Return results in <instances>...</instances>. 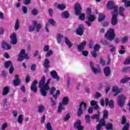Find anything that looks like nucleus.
<instances>
[{
  "label": "nucleus",
  "instance_id": "1",
  "mask_svg": "<svg viewBox=\"0 0 130 130\" xmlns=\"http://www.w3.org/2000/svg\"><path fill=\"white\" fill-rule=\"evenodd\" d=\"M45 80H46L45 76H43L39 83V88H40L41 94L44 97H46L47 95V90H49V86L48 85L50 84V81H51V79L49 78L45 83Z\"/></svg>",
  "mask_w": 130,
  "mask_h": 130
},
{
  "label": "nucleus",
  "instance_id": "2",
  "mask_svg": "<svg viewBox=\"0 0 130 130\" xmlns=\"http://www.w3.org/2000/svg\"><path fill=\"white\" fill-rule=\"evenodd\" d=\"M69 97L65 96L63 98L62 102L59 103L58 107V112H61V110H64V106L63 105H68L69 103Z\"/></svg>",
  "mask_w": 130,
  "mask_h": 130
},
{
  "label": "nucleus",
  "instance_id": "3",
  "mask_svg": "<svg viewBox=\"0 0 130 130\" xmlns=\"http://www.w3.org/2000/svg\"><path fill=\"white\" fill-rule=\"evenodd\" d=\"M105 37L109 41H112L115 38V33L113 28H110L105 34Z\"/></svg>",
  "mask_w": 130,
  "mask_h": 130
},
{
  "label": "nucleus",
  "instance_id": "4",
  "mask_svg": "<svg viewBox=\"0 0 130 130\" xmlns=\"http://www.w3.org/2000/svg\"><path fill=\"white\" fill-rule=\"evenodd\" d=\"M23 59H29V56L28 54H25V50L22 49L21 50L17 60L18 61H23Z\"/></svg>",
  "mask_w": 130,
  "mask_h": 130
},
{
  "label": "nucleus",
  "instance_id": "5",
  "mask_svg": "<svg viewBox=\"0 0 130 130\" xmlns=\"http://www.w3.org/2000/svg\"><path fill=\"white\" fill-rule=\"evenodd\" d=\"M86 110L87 109V104L83 102H82L81 104L79 105V108L77 111V115L78 116H81L82 114H83V109Z\"/></svg>",
  "mask_w": 130,
  "mask_h": 130
},
{
  "label": "nucleus",
  "instance_id": "6",
  "mask_svg": "<svg viewBox=\"0 0 130 130\" xmlns=\"http://www.w3.org/2000/svg\"><path fill=\"white\" fill-rule=\"evenodd\" d=\"M107 8L109 10H113V13H117V10H118V8L117 6L114 4V2L112 1H109L108 4L107 5Z\"/></svg>",
  "mask_w": 130,
  "mask_h": 130
},
{
  "label": "nucleus",
  "instance_id": "7",
  "mask_svg": "<svg viewBox=\"0 0 130 130\" xmlns=\"http://www.w3.org/2000/svg\"><path fill=\"white\" fill-rule=\"evenodd\" d=\"M32 24L34 25L33 26H30L29 27V32H32V31H34L35 27L37 28V32H39V29H41L42 26L40 24H37V22L36 21H34L32 22Z\"/></svg>",
  "mask_w": 130,
  "mask_h": 130
},
{
  "label": "nucleus",
  "instance_id": "8",
  "mask_svg": "<svg viewBox=\"0 0 130 130\" xmlns=\"http://www.w3.org/2000/svg\"><path fill=\"white\" fill-rule=\"evenodd\" d=\"M60 94V92H59V90H57L55 94L53 95V97L54 98V99H53L52 98H50L52 107H53V106H55V105H56V99H57V97L59 96Z\"/></svg>",
  "mask_w": 130,
  "mask_h": 130
},
{
  "label": "nucleus",
  "instance_id": "9",
  "mask_svg": "<svg viewBox=\"0 0 130 130\" xmlns=\"http://www.w3.org/2000/svg\"><path fill=\"white\" fill-rule=\"evenodd\" d=\"M95 19H96V18L95 17V16L94 15H93L92 14L87 15L86 19L88 21H85V23H86V24H87V25L88 27H90V26L92 25V24L91 23H92V22H94V21L95 20Z\"/></svg>",
  "mask_w": 130,
  "mask_h": 130
},
{
  "label": "nucleus",
  "instance_id": "10",
  "mask_svg": "<svg viewBox=\"0 0 130 130\" xmlns=\"http://www.w3.org/2000/svg\"><path fill=\"white\" fill-rule=\"evenodd\" d=\"M5 67L6 69H8V68H10L9 73L11 74H13V72H14V70H15V69L14 68V66H13V63H12V61L8 60L5 62Z\"/></svg>",
  "mask_w": 130,
  "mask_h": 130
},
{
  "label": "nucleus",
  "instance_id": "11",
  "mask_svg": "<svg viewBox=\"0 0 130 130\" xmlns=\"http://www.w3.org/2000/svg\"><path fill=\"white\" fill-rule=\"evenodd\" d=\"M125 99V96L123 94H121L118 97V104L119 107H122L124 105Z\"/></svg>",
  "mask_w": 130,
  "mask_h": 130
},
{
  "label": "nucleus",
  "instance_id": "12",
  "mask_svg": "<svg viewBox=\"0 0 130 130\" xmlns=\"http://www.w3.org/2000/svg\"><path fill=\"white\" fill-rule=\"evenodd\" d=\"M75 14L77 16H80L82 13V7L79 3H76L75 6Z\"/></svg>",
  "mask_w": 130,
  "mask_h": 130
},
{
  "label": "nucleus",
  "instance_id": "13",
  "mask_svg": "<svg viewBox=\"0 0 130 130\" xmlns=\"http://www.w3.org/2000/svg\"><path fill=\"white\" fill-rule=\"evenodd\" d=\"M117 12H113L112 13V17L111 20V24L113 26H115V25L117 24Z\"/></svg>",
  "mask_w": 130,
  "mask_h": 130
},
{
  "label": "nucleus",
  "instance_id": "14",
  "mask_svg": "<svg viewBox=\"0 0 130 130\" xmlns=\"http://www.w3.org/2000/svg\"><path fill=\"white\" fill-rule=\"evenodd\" d=\"M81 120H77V121L74 123V128L78 130H83L84 127L81 125Z\"/></svg>",
  "mask_w": 130,
  "mask_h": 130
},
{
  "label": "nucleus",
  "instance_id": "15",
  "mask_svg": "<svg viewBox=\"0 0 130 130\" xmlns=\"http://www.w3.org/2000/svg\"><path fill=\"white\" fill-rule=\"evenodd\" d=\"M37 80H34L32 81L31 86L30 90L33 93H37Z\"/></svg>",
  "mask_w": 130,
  "mask_h": 130
},
{
  "label": "nucleus",
  "instance_id": "16",
  "mask_svg": "<svg viewBox=\"0 0 130 130\" xmlns=\"http://www.w3.org/2000/svg\"><path fill=\"white\" fill-rule=\"evenodd\" d=\"M2 48H3V49H6V50H9V49H11V48H12V46H11L10 44L7 43V41H3Z\"/></svg>",
  "mask_w": 130,
  "mask_h": 130
},
{
  "label": "nucleus",
  "instance_id": "17",
  "mask_svg": "<svg viewBox=\"0 0 130 130\" xmlns=\"http://www.w3.org/2000/svg\"><path fill=\"white\" fill-rule=\"evenodd\" d=\"M84 26L82 24L79 25L78 28L76 30V33L78 35L82 36L84 33Z\"/></svg>",
  "mask_w": 130,
  "mask_h": 130
},
{
  "label": "nucleus",
  "instance_id": "18",
  "mask_svg": "<svg viewBox=\"0 0 130 130\" xmlns=\"http://www.w3.org/2000/svg\"><path fill=\"white\" fill-rule=\"evenodd\" d=\"M90 67L95 75H97V74H100V73H101V70L100 69H97L94 67V64L92 62H90Z\"/></svg>",
  "mask_w": 130,
  "mask_h": 130
},
{
  "label": "nucleus",
  "instance_id": "19",
  "mask_svg": "<svg viewBox=\"0 0 130 130\" xmlns=\"http://www.w3.org/2000/svg\"><path fill=\"white\" fill-rule=\"evenodd\" d=\"M11 39V44L15 45L17 44V42H18V40H17V35L15 33L13 34L10 36Z\"/></svg>",
  "mask_w": 130,
  "mask_h": 130
},
{
  "label": "nucleus",
  "instance_id": "20",
  "mask_svg": "<svg viewBox=\"0 0 130 130\" xmlns=\"http://www.w3.org/2000/svg\"><path fill=\"white\" fill-rule=\"evenodd\" d=\"M20 83H21V80L19 79V75H15V79L13 80V84L15 87L17 86H19Z\"/></svg>",
  "mask_w": 130,
  "mask_h": 130
},
{
  "label": "nucleus",
  "instance_id": "21",
  "mask_svg": "<svg viewBox=\"0 0 130 130\" xmlns=\"http://www.w3.org/2000/svg\"><path fill=\"white\" fill-rule=\"evenodd\" d=\"M106 106L109 105L110 108H113L114 107V102L112 100L109 101L108 99H106Z\"/></svg>",
  "mask_w": 130,
  "mask_h": 130
},
{
  "label": "nucleus",
  "instance_id": "22",
  "mask_svg": "<svg viewBox=\"0 0 130 130\" xmlns=\"http://www.w3.org/2000/svg\"><path fill=\"white\" fill-rule=\"evenodd\" d=\"M104 73L106 77H109L111 73L110 71V68L108 67L105 68L104 69Z\"/></svg>",
  "mask_w": 130,
  "mask_h": 130
},
{
  "label": "nucleus",
  "instance_id": "23",
  "mask_svg": "<svg viewBox=\"0 0 130 130\" xmlns=\"http://www.w3.org/2000/svg\"><path fill=\"white\" fill-rule=\"evenodd\" d=\"M50 75L53 79H56L57 81L59 80V76H58L55 71H52L50 73Z\"/></svg>",
  "mask_w": 130,
  "mask_h": 130
},
{
  "label": "nucleus",
  "instance_id": "24",
  "mask_svg": "<svg viewBox=\"0 0 130 130\" xmlns=\"http://www.w3.org/2000/svg\"><path fill=\"white\" fill-rule=\"evenodd\" d=\"M9 92H10V87L6 86L3 89L2 95L3 96H6V95H8V94H9Z\"/></svg>",
  "mask_w": 130,
  "mask_h": 130
},
{
  "label": "nucleus",
  "instance_id": "25",
  "mask_svg": "<svg viewBox=\"0 0 130 130\" xmlns=\"http://www.w3.org/2000/svg\"><path fill=\"white\" fill-rule=\"evenodd\" d=\"M85 46L86 41H84L80 45L77 46V48L79 50V51H81V50H83V49H84V48L85 47Z\"/></svg>",
  "mask_w": 130,
  "mask_h": 130
},
{
  "label": "nucleus",
  "instance_id": "26",
  "mask_svg": "<svg viewBox=\"0 0 130 130\" xmlns=\"http://www.w3.org/2000/svg\"><path fill=\"white\" fill-rule=\"evenodd\" d=\"M65 43L69 46V47L71 48V47L73 46V43L71 42L70 41V40L69 39V38L68 37H65Z\"/></svg>",
  "mask_w": 130,
  "mask_h": 130
},
{
  "label": "nucleus",
  "instance_id": "27",
  "mask_svg": "<svg viewBox=\"0 0 130 130\" xmlns=\"http://www.w3.org/2000/svg\"><path fill=\"white\" fill-rule=\"evenodd\" d=\"M85 120L86 123L90 124V123H91V117H90V115H86L85 116Z\"/></svg>",
  "mask_w": 130,
  "mask_h": 130
},
{
  "label": "nucleus",
  "instance_id": "28",
  "mask_svg": "<svg viewBox=\"0 0 130 130\" xmlns=\"http://www.w3.org/2000/svg\"><path fill=\"white\" fill-rule=\"evenodd\" d=\"M113 92H115V94H114V96H117L120 93V91L118 89V88L116 86L113 87L112 89Z\"/></svg>",
  "mask_w": 130,
  "mask_h": 130
},
{
  "label": "nucleus",
  "instance_id": "29",
  "mask_svg": "<svg viewBox=\"0 0 130 130\" xmlns=\"http://www.w3.org/2000/svg\"><path fill=\"white\" fill-rule=\"evenodd\" d=\"M61 16L62 18L68 19L70 17V13L68 11H64L61 14Z\"/></svg>",
  "mask_w": 130,
  "mask_h": 130
},
{
  "label": "nucleus",
  "instance_id": "30",
  "mask_svg": "<svg viewBox=\"0 0 130 130\" xmlns=\"http://www.w3.org/2000/svg\"><path fill=\"white\" fill-rule=\"evenodd\" d=\"M49 60H48V59H45L43 63L44 68H46V69H48L49 68Z\"/></svg>",
  "mask_w": 130,
  "mask_h": 130
},
{
  "label": "nucleus",
  "instance_id": "31",
  "mask_svg": "<svg viewBox=\"0 0 130 130\" xmlns=\"http://www.w3.org/2000/svg\"><path fill=\"white\" fill-rule=\"evenodd\" d=\"M129 80H130V77L128 76H127L125 78L121 79L120 82L122 83V84H125V83H127V82H128Z\"/></svg>",
  "mask_w": 130,
  "mask_h": 130
},
{
  "label": "nucleus",
  "instance_id": "32",
  "mask_svg": "<svg viewBox=\"0 0 130 130\" xmlns=\"http://www.w3.org/2000/svg\"><path fill=\"white\" fill-rule=\"evenodd\" d=\"M95 119H96L97 122H98L100 119V116H99V114H95V115H93L91 116V119H95Z\"/></svg>",
  "mask_w": 130,
  "mask_h": 130
},
{
  "label": "nucleus",
  "instance_id": "33",
  "mask_svg": "<svg viewBox=\"0 0 130 130\" xmlns=\"http://www.w3.org/2000/svg\"><path fill=\"white\" fill-rule=\"evenodd\" d=\"M105 20V15L100 13L99 16V22H102Z\"/></svg>",
  "mask_w": 130,
  "mask_h": 130
},
{
  "label": "nucleus",
  "instance_id": "34",
  "mask_svg": "<svg viewBox=\"0 0 130 130\" xmlns=\"http://www.w3.org/2000/svg\"><path fill=\"white\" fill-rule=\"evenodd\" d=\"M123 12H124V8L123 7H120L119 9V14L122 17H124V14H123Z\"/></svg>",
  "mask_w": 130,
  "mask_h": 130
},
{
  "label": "nucleus",
  "instance_id": "35",
  "mask_svg": "<svg viewBox=\"0 0 130 130\" xmlns=\"http://www.w3.org/2000/svg\"><path fill=\"white\" fill-rule=\"evenodd\" d=\"M99 124H100V125H101L102 126H105V125L106 124L105 119L103 118L101 119L99 121Z\"/></svg>",
  "mask_w": 130,
  "mask_h": 130
},
{
  "label": "nucleus",
  "instance_id": "36",
  "mask_svg": "<svg viewBox=\"0 0 130 130\" xmlns=\"http://www.w3.org/2000/svg\"><path fill=\"white\" fill-rule=\"evenodd\" d=\"M20 27V23H19V19H17L14 26V28L16 30H18Z\"/></svg>",
  "mask_w": 130,
  "mask_h": 130
},
{
  "label": "nucleus",
  "instance_id": "37",
  "mask_svg": "<svg viewBox=\"0 0 130 130\" xmlns=\"http://www.w3.org/2000/svg\"><path fill=\"white\" fill-rule=\"evenodd\" d=\"M62 35L60 34H58L57 36V41L58 43H60L61 42V39H62Z\"/></svg>",
  "mask_w": 130,
  "mask_h": 130
},
{
  "label": "nucleus",
  "instance_id": "38",
  "mask_svg": "<svg viewBox=\"0 0 130 130\" xmlns=\"http://www.w3.org/2000/svg\"><path fill=\"white\" fill-rule=\"evenodd\" d=\"M39 13V11H38V10L36 9H34L33 10H31V14L34 16H36L38 15Z\"/></svg>",
  "mask_w": 130,
  "mask_h": 130
},
{
  "label": "nucleus",
  "instance_id": "39",
  "mask_svg": "<svg viewBox=\"0 0 130 130\" xmlns=\"http://www.w3.org/2000/svg\"><path fill=\"white\" fill-rule=\"evenodd\" d=\"M108 118V111L105 110L104 111L103 118L104 119Z\"/></svg>",
  "mask_w": 130,
  "mask_h": 130
},
{
  "label": "nucleus",
  "instance_id": "40",
  "mask_svg": "<svg viewBox=\"0 0 130 130\" xmlns=\"http://www.w3.org/2000/svg\"><path fill=\"white\" fill-rule=\"evenodd\" d=\"M38 109L39 112H40V113H42V112L44 111V106H43L42 105H41L39 106Z\"/></svg>",
  "mask_w": 130,
  "mask_h": 130
},
{
  "label": "nucleus",
  "instance_id": "41",
  "mask_svg": "<svg viewBox=\"0 0 130 130\" xmlns=\"http://www.w3.org/2000/svg\"><path fill=\"white\" fill-rule=\"evenodd\" d=\"M85 13H82L79 16V20H81V21H84V20H85Z\"/></svg>",
  "mask_w": 130,
  "mask_h": 130
},
{
  "label": "nucleus",
  "instance_id": "42",
  "mask_svg": "<svg viewBox=\"0 0 130 130\" xmlns=\"http://www.w3.org/2000/svg\"><path fill=\"white\" fill-rule=\"evenodd\" d=\"M48 22L51 24V25H52V26H55V24H56L55 21L53 19H49Z\"/></svg>",
  "mask_w": 130,
  "mask_h": 130
},
{
  "label": "nucleus",
  "instance_id": "43",
  "mask_svg": "<svg viewBox=\"0 0 130 130\" xmlns=\"http://www.w3.org/2000/svg\"><path fill=\"white\" fill-rule=\"evenodd\" d=\"M18 122L19 123H22L23 122V115H20L18 116Z\"/></svg>",
  "mask_w": 130,
  "mask_h": 130
},
{
  "label": "nucleus",
  "instance_id": "44",
  "mask_svg": "<svg viewBox=\"0 0 130 130\" xmlns=\"http://www.w3.org/2000/svg\"><path fill=\"white\" fill-rule=\"evenodd\" d=\"M129 128V124L128 123H126L123 126L122 130H128Z\"/></svg>",
  "mask_w": 130,
  "mask_h": 130
},
{
  "label": "nucleus",
  "instance_id": "45",
  "mask_svg": "<svg viewBox=\"0 0 130 130\" xmlns=\"http://www.w3.org/2000/svg\"><path fill=\"white\" fill-rule=\"evenodd\" d=\"M93 49L94 51H98V50L100 49V45L99 44L95 45L93 47Z\"/></svg>",
  "mask_w": 130,
  "mask_h": 130
},
{
  "label": "nucleus",
  "instance_id": "46",
  "mask_svg": "<svg viewBox=\"0 0 130 130\" xmlns=\"http://www.w3.org/2000/svg\"><path fill=\"white\" fill-rule=\"evenodd\" d=\"M58 9L59 10H64V8H66V6H64V4H60L58 5Z\"/></svg>",
  "mask_w": 130,
  "mask_h": 130
},
{
  "label": "nucleus",
  "instance_id": "47",
  "mask_svg": "<svg viewBox=\"0 0 130 130\" xmlns=\"http://www.w3.org/2000/svg\"><path fill=\"white\" fill-rule=\"evenodd\" d=\"M55 91H56V89L55 88V87H52L51 89L50 90V95H54L53 94H54V92H55Z\"/></svg>",
  "mask_w": 130,
  "mask_h": 130
},
{
  "label": "nucleus",
  "instance_id": "48",
  "mask_svg": "<svg viewBox=\"0 0 130 130\" xmlns=\"http://www.w3.org/2000/svg\"><path fill=\"white\" fill-rule=\"evenodd\" d=\"M106 129H112V124L111 123H108L106 125Z\"/></svg>",
  "mask_w": 130,
  "mask_h": 130
},
{
  "label": "nucleus",
  "instance_id": "49",
  "mask_svg": "<svg viewBox=\"0 0 130 130\" xmlns=\"http://www.w3.org/2000/svg\"><path fill=\"white\" fill-rule=\"evenodd\" d=\"M125 122H126V118H125V116H123L122 118L121 124H125Z\"/></svg>",
  "mask_w": 130,
  "mask_h": 130
},
{
  "label": "nucleus",
  "instance_id": "50",
  "mask_svg": "<svg viewBox=\"0 0 130 130\" xmlns=\"http://www.w3.org/2000/svg\"><path fill=\"white\" fill-rule=\"evenodd\" d=\"M8 127V124L7 123H4L3 124L1 128L2 130H5Z\"/></svg>",
  "mask_w": 130,
  "mask_h": 130
},
{
  "label": "nucleus",
  "instance_id": "51",
  "mask_svg": "<svg viewBox=\"0 0 130 130\" xmlns=\"http://www.w3.org/2000/svg\"><path fill=\"white\" fill-rule=\"evenodd\" d=\"M127 40H128V38L126 36L124 37L122 39V43H125Z\"/></svg>",
  "mask_w": 130,
  "mask_h": 130
},
{
  "label": "nucleus",
  "instance_id": "52",
  "mask_svg": "<svg viewBox=\"0 0 130 130\" xmlns=\"http://www.w3.org/2000/svg\"><path fill=\"white\" fill-rule=\"evenodd\" d=\"M48 50H49V46L48 45H45L44 46L43 51H45V52H47V51H48Z\"/></svg>",
  "mask_w": 130,
  "mask_h": 130
},
{
  "label": "nucleus",
  "instance_id": "53",
  "mask_svg": "<svg viewBox=\"0 0 130 130\" xmlns=\"http://www.w3.org/2000/svg\"><path fill=\"white\" fill-rule=\"evenodd\" d=\"M52 53H53V52L52 51V50L49 51L46 54V57H47L48 56H50V55H52Z\"/></svg>",
  "mask_w": 130,
  "mask_h": 130
},
{
  "label": "nucleus",
  "instance_id": "54",
  "mask_svg": "<svg viewBox=\"0 0 130 130\" xmlns=\"http://www.w3.org/2000/svg\"><path fill=\"white\" fill-rule=\"evenodd\" d=\"M22 10L23 14H27V7H26V6H22Z\"/></svg>",
  "mask_w": 130,
  "mask_h": 130
},
{
  "label": "nucleus",
  "instance_id": "55",
  "mask_svg": "<svg viewBox=\"0 0 130 130\" xmlns=\"http://www.w3.org/2000/svg\"><path fill=\"white\" fill-rule=\"evenodd\" d=\"M124 64H130V57L127 58L124 62Z\"/></svg>",
  "mask_w": 130,
  "mask_h": 130
},
{
  "label": "nucleus",
  "instance_id": "56",
  "mask_svg": "<svg viewBox=\"0 0 130 130\" xmlns=\"http://www.w3.org/2000/svg\"><path fill=\"white\" fill-rule=\"evenodd\" d=\"M91 13H92V10H91V8H87V11H86V15H87V16H88L89 15H91Z\"/></svg>",
  "mask_w": 130,
  "mask_h": 130
},
{
  "label": "nucleus",
  "instance_id": "57",
  "mask_svg": "<svg viewBox=\"0 0 130 130\" xmlns=\"http://www.w3.org/2000/svg\"><path fill=\"white\" fill-rule=\"evenodd\" d=\"M71 117V115L70 114H67L66 116L64 117V120L65 121H67V120H69L70 119V118Z\"/></svg>",
  "mask_w": 130,
  "mask_h": 130
},
{
  "label": "nucleus",
  "instance_id": "58",
  "mask_svg": "<svg viewBox=\"0 0 130 130\" xmlns=\"http://www.w3.org/2000/svg\"><path fill=\"white\" fill-rule=\"evenodd\" d=\"M36 64H32L30 67V70L31 71H35L36 70Z\"/></svg>",
  "mask_w": 130,
  "mask_h": 130
},
{
  "label": "nucleus",
  "instance_id": "59",
  "mask_svg": "<svg viewBox=\"0 0 130 130\" xmlns=\"http://www.w3.org/2000/svg\"><path fill=\"white\" fill-rule=\"evenodd\" d=\"M124 7L127 8V7H130V1H126L124 3Z\"/></svg>",
  "mask_w": 130,
  "mask_h": 130
},
{
  "label": "nucleus",
  "instance_id": "60",
  "mask_svg": "<svg viewBox=\"0 0 130 130\" xmlns=\"http://www.w3.org/2000/svg\"><path fill=\"white\" fill-rule=\"evenodd\" d=\"M91 54L93 57H96L97 56V53H96V51H92L91 52Z\"/></svg>",
  "mask_w": 130,
  "mask_h": 130
},
{
  "label": "nucleus",
  "instance_id": "61",
  "mask_svg": "<svg viewBox=\"0 0 130 130\" xmlns=\"http://www.w3.org/2000/svg\"><path fill=\"white\" fill-rule=\"evenodd\" d=\"M90 104H91V106H92V107H93L95 105H97V103L95 101H94V100H92L90 102Z\"/></svg>",
  "mask_w": 130,
  "mask_h": 130
},
{
  "label": "nucleus",
  "instance_id": "62",
  "mask_svg": "<svg viewBox=\"0 0 130 130\" xmlns=\"http://www.w3.org/2000/svg\"><path fill=\"white\" fill-rule=\"evenodd\" d=\"M129 69H130L129 67L124 68L122 70L123 73H127V72H128V70H129Z\"/></svg>",
  "mask_w": 130,
  "mask_h": 130
},
{
  "label": "nucleus",
  "instance_id": "63",
  "mask_svg": "<svg viewBox=\"0 0 130 130\" xmlns=\"http://www.w3.org/2000/svg\"><path fill=\"white\" fill-rule=\"evenodd\" d=\"M30 82V76L27 75L25 78V83H29Z\"/></svg>",
  "mask_w": 130,
  "mask_h": 130
},
{
  "label": "nucleus",
  "instance_id": "64",
  "mask_svg": "<svg viewBox=\"0 0 130 130\" xmlns=\"http://www.w3.org/2000/svg\"><path fill=\"white\" fill-rule=\"evenodd\" d=\"M31 3V0H24V5H26L27 6V5L30 4Z\"/></svg>",
  "mask_w": 130,
  "mask_h": 130
}]
</instances>
